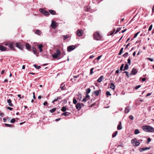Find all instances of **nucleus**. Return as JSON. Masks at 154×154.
<instances>
[{"instance_id": "f257e3e1", "label": "nucleus", "mask_w": 154, "mask_h": 154, "mask_svg": "<svg viewBox=\"0 0 154 154\" xmlns=\"http://www.w3.org/2000/svg\"><path fill=\"white\" fill-rule=\"evenodd\" d=\"M142 129L144 131L147 132H152L154 131V128L152 127L149 125L143 126Z\"/></svg>"}, {"instance_id": "f03ea898", "label": "nucleus", "mask_w": 154, "mask_h": 154, "mask_svg": "<svg viewBox=\"0 0 154 154\" xmlns=\"http://www.w3.org/2000/svg\"><path fill=\"white\" fill-rule=\"evenodd\" d=\"M61 54L60 50L59 49H57L56 52L52 55V57L54 59H56Z\"/></svg>"}, {"instance_id": "7ed1b4c3", "label": "nucleus", "mask_w": 154, "mask_h": 154, "mask_svg": "<svg viewBox=\"0 0 154 154\" xmlns=\"http://www.w3.org/2000/svg\"><path fill=\"white\" fill-rule=\"evenodd\" d=\"M93 36L94 39L96 40H99L101 38L100 35L97 32L94 33Z\"/></svg>"}, {"instance_id": "20e7f679", "label": "nucleus", "mask_w": 154, "mask_h": 154, "mask_svg": "<svg viewBox=\"0 0 154 154\" xmlns=\"http://www.w3.org/2000/svg\"><path fill=\"white\" fill-rule=\"evenodd\" d=\"M16 47L21 50H23V47L22 44L20 42H17L16 43Z\"/></svg>"}, {"instance_id": "39448f33", "label": "nucleus", "mask_w": 154, "mask_h": 154, "mask_svg": "<svg viewBox=\"0 0 154 154\" xmlns=\"http://www.w3.org/2000/svg\"><path fill=\"white\" fill-rule=\"evenodd\" d=\"M75 47L73 45L69 46L67 48V51L69 52H70L75 49Z\"/></svg>"}, {"instance_id": "423d86ee", "label": "nucleus", "mask_w": 154, "mask_h": 154, "mask_svg": "<svg viewBox=\"0 0 154 154\" xmlns=\"http://www.w3.org/2000/svg\"><path fill=\"white\" fill-rule=\"evenodd\" d=\"M39 11L45 15H48L49 14L48 12L42 8H40L39 9Z\"/></svg>"}, {"instance_id": "0eeeda50", "label": "nucleus", "mask_w": 154, "mask_h": 154, "mask_svg": "<svg viewBox=\"0 0 154 154\" xmlns=\"http://www.w3.org/2000/svg\"><path fill=\"white\" fill-rule=\"evenodd\" d=\"M83 32L84 31L83 30L78 29L77 31L76 34L78 36L80 37L82 35Z\"/></svg>"}, {"instance_id": "6e6552de", "label": "nucleus", "mask_w": 154, "mask_h": 154, "mask_svg": "<svg viewBox=\"0 0 154 154\" xmlns=\"http://www.w3.org/2000/svg\"><path fill=\"white\" fill-rule=\"evenodd\" d=\"M137 72V71L136 69L135 68H133L130 74V75H136Z\"/></svg>"}, {"instance_id": "1a4fd4ad", "label": "nucleus", "mask_w": 154, "mask_h": 154, "mask_svg": "<svg viewBox=\"0 0 154 154\" xmlns=\"http://www.w3.org/2000/svg\"><path fill=\"white\" fill-rule=\"evenodd\" d=\"M32 50L34 54H35L37 56H38V53L37 52L36 48L34 47H32Z\"/></svg>"}, {"instance_id": "9d476101", "label": "nucleus", "mask_w": 154, "mask_h": 154, "mask_svg": "<svg viewBox=\"0 0 154 154\" xmlns=\"http://www.w3.org/2000/svg\"><path fill=\"white\" fill-rule=\"evenodd\" d=\"M150 148V147H146L143 148H140L139 149V150L140 152H141L143 151L149 149Z\"/></svg>"}, {"instance_id": "9b49d317", "label": "nucleus", "mask_w": 154, "mask_h": 154, "mask_svg": "<svg viewBox=\"0 0 154 154\" xmlns=\"http://www.w3.org/2000/svg\"><path fill=\"white\" fill-rule=\"evenodd\" d=\"M56 23V22H54L53 21H52L51 26L52 28L55 29L56 28L57 26Z\"/></svg>"}, {"instance_id": "f8f14e48", "label": "nucleus", "mask_w": 154, "mask_h": 154, "mask_svg": "<svg viewBox=\"0 0 154 154\" xmlns=\"http://www.w3.org/2000/svg\"><path fill=\"white\" fill-rule=\"evenodd\" d=\"M7 49L6 47L2 46L0 45V50L2 51H5Z\"/></svg>"}, {"instance_id": "ddd939ff", "label": "nucleus", "mask_w": 154, "mask_h": 154, "mask_svg": "<svg viewBox=\"0 0 154 154\" xmlns=\"http://www.w3.org/2000/svg\"><path fill=\"white\" fill-rule=\"evenodd\" d=\"M75 106L76 109L78 110H80L81 108V104L80 103H77Z\"/></svg>"}, {"instance_id": "4468645a", "label": "nucleus", "mask_w": 154, "mask_h": 154, "mask_svg": "<svg viewBox=\"0 0 154 154\" xmlns=\"http://www.w3.org/2000/svg\"><path fill=\"white\" fill-rule=\"evenodd\" d=\"M25 46L26 49L28 50H29L31 49V46L29 43H26L25 44Z\"/></svg>"}, {"instance_id": "2eb2a0df", "label": "nucleus", "mask_w": 154, "mask_h": 154, "mask_svg": "<svg viewBox=\"0 0 154 154\" xmlns=\"http://www.w3.org/2000/svg\"><path fill=\"white\" fill-rule=\"evenodd\" d=\"M7 102L8 103L9 105L10 106H13V105L11 103V100L10 99H9L7 100Z\"/></svg>"}, {"instance_id": "dca6fc26", "label": "nucleus", "mask_w": 154, "mask_h": 154, "mask_svg": "<svg viewBox=\"0 0 154 154\" xmlns=\"http://www.w3.org/2000/svg\"><path fill=\"white\" fill-rule=\"evenodd\" d=\"M117 129L118 130H120L122 129V127L121 125V122H119V123L117 126Z\"/></svg>"}, {"instance_id": "f3484780", "label": "nucleus", "mask_w": 154, "mask_h": 154, "mask_svg": "<svg viewBox=\"0 0 154 154\" xmlns=\"http://www.w3.org/2000/svg\"><path fill=\"white\" fill-rule=\"evenodd\" d=\"M103 78V75L101 76L100 77L97 79V81L98 82H101Z\"/></svg>"}, {"instance_id": "a211bd4d", "label": "nucleus", "mask_w": 154, "mask_h": 154, "mask_svg": "<svg viewBox=\"0 0 154 154\" xmlns=\"http://www.w3.org/2000/svg\"><path fill=\"white\" fill-rule=\"evenodd\" d=\"M49 13H50L52 15H55L56 14V12L53 10H49Z\"/></svg>"}, {"instance_id": "6ab92c4d", "label": "nucleus", "mask_w": 154, "mask_h": 154, "mask_svg": "<svg viewBox=\"0 0 154 154\" xmlns=\"http://www.w3.org/2000/svg\"><path fill=\"white\" fill-rule=\"evenodd\" d=\"M43 45L42 44L39 45L38 46V48L39 49V51L40 52H42V48Z\"/></svg>"}, {"instance_id": "aec40b11", "label": "nucleus", "mask_w": 154, "mask_h": 154, "mask_svg": "<svg viewBox=\"0 0 154 154\" xmlns=\"http://www.w3.org/2000/svg\"><path fill=\"white\" fill-rule=\"evenodd\" d=\"M100 91H101V90H98V91H95L94 92V95H95V96H97L99 95V94L100 93Z\"/></svg>"}, {"instance_id": "412c9836", "label": "nucleus", "mask_w": 154, "mask_h": 154, "mask_svg": "<svg viewBox=\"0 0 154 154\" xmlns=\"http://www.w3.org/2000/svg\"><path fill=\"white\" fill-rule=\"evenodd\" d=\"M8 46L11 48V50H14V49L12 43L9 44Z\"/></svg>"}, {"instance_id": "4be33fe9", "label": "nucleus", "mask_w": 154, "mask_h": 154, "mask_svg": "<svg viewBox=\"0 0 154 154\" xmlns=\"http://www.w3.org/2000/svg\"><path fill=\"white\" fill-rule=\"evenodd\" d=\"M115 86L114 84L112 83H111L110 88L112 89V90H114L115 89Z\"/></svg>"}, {"instance_id": "5701e85b", "label": "nucleus", "mask_w": 154, "mask_h": 154, "mask_svg": "<svg viewBox=\"0 0 154 154\" xmlns=\"http://www.w3.org/2000/svg\"><path fill=\"white\" fill-rule=\"evenodd\" d=\"M130 111V107L128 106L125 108V113H128Z\"/></svg>"}, {"instance_id": "b1692460", "label": "nucleus", "mask_w": 154, "mask_h": 154, "mask_svg": "<svg viewBox=\"0 0 154 154\" xmlns=\"http://www.w3.org/2000/svg\"><path fill=\"white\" fill-rule=\"evenodd\" d=\"M70 114V113L68 112H65L62 114V115H64L65 116H68Z\"/></svg>"}, {"instance_id": "393cba45", "label": "nucleus", "mask_w": 154, "mask_h": 154, "mask_svg": "<svg viewBox=\"0 0 154 154\" xmlns=\"http://www.w3.org/2000/svg\"><path fill=\"white\" fill-rule=\"evenodd\" d=\"M137 141V139L135 138H134L132 139L131 140V143L132 144H134V143H135V142Z\"/></svg>"}, {"instance_id": "a878e982", "label": "nucleus", "mask_w": 154, "mask_h": 154, "mask_svg": "<svg viewBox=\"0 0 154 154\" xmlns=\"http://www.w3.org/2000/svg\"><path fill=\"white\" fill-rule=\"evenodd\" d=\"M90 7L88 6H87L85 7V10L86 11H90Z\"/></svg>"}, {"instance_id": "bb28decb", "label": "nucleus", "mask_w": 154, "mask_h": 154, "mask_svg": "<svg viewBox=\"0 0 154 154\" xmlns=\"http://www.w3.org/2000/svg\"><path fill=\"white\" fill-rule=\"evenodd\" d=\"M128 65L127 64H125V65L124 68L123 69V70L125 71L126 70H127L128 69Z\"/></svg>"}, {"instance_id": "cd10ccee", "label": "nucleus", "mask_w": 154, "mask_h": 154, "mask_svg": "<svg viewBox=\"0 0 154 154\" xmlns=\"http://www.w3.org/2000/svg\"><path fill=\"white\" fill-rule=\"evenodd\" d=\"M4 125L6 127H14V126L13 125H11L8 124H5Z\"/></svg>"}, {"instance_id": "c85d7f7f", "label": "nucleus", "mask_w": 154, "mask_h": 154, "mask_svg": "<svg viewBox=\"0 0 154 154\" xmlns=\"http://www.w3.org/2000/svg\"><path fill=\"white\" fill-rule=\"evenodd\" d=\"M63 84L61 85L60 88L61 90H66V88L65 87V85L62 86Z\"/></svg>"}, {"instance_id": "c756f323", "label": "nucleus", "mask_w": 154, "mask_h": 154, "mask_svg": "<svg viewBox=\"0 0 154 154\" xmlns=\"http://www.w3.org/2000/svg\"><path fill=\"white\" fill-rule=\"evenodd\" d=\"M35 33L38 35H40L41 33V32L40 30H37L36 31Z\"/></svg>"}, {"instance_id": "7c9ffc66", "label": "nucleus", "mask_w": 154, "mask_h": 154, "mask_svg": "<svg viewBox=\"0 0 154 154\" xmlns=\"http://www.w3.org/2000/svg\"><path fill=\"white\" fill-rule=\"evenodd\" d=\"M118 134V131H116L115 133H113L112 134V137H115Z\"/></svg>"}, {"instance_id": "2f4dec72", "label": "nucleus", "mask_w": 154, "mask_h": 154, "mask_svg": "<svg viewBox=\"0 0 154 154\" xmlns=\"http://www.w3.org/2000/svg\"><path fill=\"white\" fill-rule=\"evenodd\" d=\"M56 110V108H54L51 109L49 110V112H51V113H53Z\"/></svg>"}, {"instance_id": "473e14b6", "label": "nucleus", "mask_w": 154, "mask_h": 154, "mask_svg": "<svg viewBox=\"0 0 154 154\" xmlns=\"http://www.w3.org/2000/svg\"><path fill=\"white\" fill-rule=\"evenodd\" d=\"M66 108L65 106H63L61 109V110L62 112H64L66 110Z\"/></svg>"}, {"instance_id": "72a5a7b5", "label": "nucleus", "mask_w": 154, "mask_h": 154, "mask_svg": "<svg viewBox=\"0 0 154 154\" xmlns=\"http://www.w3.org/2000/svg\"><path fill=\"white\" fill-rule=\"evenodd\" d=\"M123 48H122L119 51V52L118 54V55H121L122 54V52H123Z\"/></svg>"}, {"instance_id": "f704fd0d", "label": "nucleus", "mask_w": 154, "mask_h": 154, "mask_svg": "<svg viewBox=\"0 0 154 154\" xmlns=\"http://www.w3.org/2000/svg\"><path fill=\"white\" fill-rule=\"evenodd\" d=\"M139 133H140V131L138 129H137L135 130V131L134 132V133L135 134H139Z\"/></svg>"}, {"instance_id": "c9c22d12", "label": "nucleus", "mask_w": 154, "mask_h": 154, "mask_svg": "<svg viewBox=\"0 0 154 154\" xmlns=\"http://www.w3.org/2000/svg\"><path fill=\"white\" fill-rule=\"evenodd\" d=\"M62 36L64 38V39L65 40L67 38H68L69 37V35H62Z\"/></svg>"}, {"instance_id": "e433bc0d", "label": "nucleus", "mask_w": 154, "mask_h": 154, "mask_svg": "<svg viewBox=\"0 0 154 154\" xmlns=\"http://www.w3.org/2000/svg\"><path fill=\"white\" fill-rule=\"evenodd\" d=\"M86 93L87 94H88L91 91V89L89 88H88L86 90Z\"/></svg>"}, {"instance_id": "4c0bfd02", "label": "nucleus", "mask_w": 154, "mask_h": 154, "mask_svg": "<svg viewBox=\"0 0 154 154\" xmlns=\"http://www.w3.org/2000/svg\"><path fill=\"white\" fill-rule=\"evenodd\" d=\"M77 100L75 98H73V103L75 104L77 103Z\"/></svg>"}, {"instance_id": "58836bf2", "label": "nucleus", "mask_w": 154, "mask_h": 154, "mask_svg": "<svg viewBox=\"0 0 154 154\" xmlns=\"http://www.w3.org/2000/svg\"><path fill=\"white\" fill-rule=\"evenodd\" d=\"M33 66H34V67L38 69H39L41 68L40 66H37L35 64H34L33 65Z\"/></svg>"}, {"instance_id": "ea45409f", "label": "nucleus", "mask_w": 154, "mask_h": 154, "mask_svg": "<svg viewBox=\"0 0 154 154\" xmlns=\"http://www.w3.org/2000/svg\"><path fill=\"white\" fill-rule=\"evenodd\" d=\"M121 28L119 27L116 30V31L114 33V34H116L117 32H119L121 30Z\"/></svg>"}, {"instance_id": "a19ab883", "label": "nucleus", "mask_w": 154, "mask_h": 154, "mask_svg": "<svg viewBox=\"0 0 154 154\" xmlns=\"http://www.w3.org/2000/svg\"><path fill=\"white\" fill-rule=\"evenodd\" d=\"M123 73H126V75L128 78L129 77V75L128 74V72L127 71H125L123 72Z\"/></svg>"}, {"instance_id": "79ce46f5", "label": "nucleus", "mask_w": 154, "mask_h": 154, "mask_svg": "<svg viewBox=\"0 0 154 154\" xmlns=\"http://www.w3.org/2000/svg\"><path fill=\"white\" fill-rule=\"evenodd\" d=\"M124 64H122L121 65V66L120 67V70H121V71H122V70L123 68L124 67Z\"/></svg>"}, {"instance_id": "37998d69", "label": "nucleus", "mask_w": 154, "mask_h": 154, "mask_svg": "<svg viewBox=\"0 0 154 154\" xmlns=\"http://www.w3.org/2000/svg\"><path fill=\"white\" fill-rule=\"evenodd\" d=\"M128 61V64L129 65H130L131 64V59H130V57H129L128 59L127 60Z\"/></svg>"}, {"instance_id": "c03bdc74", "label": "nucleus", "mask_w": 154, "mask_h": 154, "mask_svg": "<svg viewBox=\"0 0 154 154\" xmlns=\"http://www.w3.org/2000/svg\"><path fill=\"white\" fill-rule=\"evenodd\" d=\"M15 122V119L14 118H13V119H12L11 120V121H10L11 122V123H14Z\"/></svg>"}, {"instance_id": "a18cd8bd", "label": "nucleus", "mask_w": 154, "mask_h": 154, "mask_svg": "<svg viewBox=\"0 0 154 154\" xmlns=\"http://www.w3.org/2000/svg\"><path fill=\"white\" fill-rule=\"evenodd\" d=\"M94 69V68H92L90 69V74L91 75L93 74V71Z\"/></svg>"}, {"instance_id": "49530a36", "label": "nucleus", "mask_w": 154, "mask_h": 154, "mask_svg": "<svg viewBox=\"0 0 154 154\" xmlns=\"http://www.w3.org/2000/svg\"><path fill=\"white\" fill-rule=\"evenodd\" d=\"M61 102H63V104H65L67 103V100L65 99H64V100H63L61 101L60 102V103Z\"/></svg>"}, {"instance_id": "de8ad7c7", "label": "nucleus", "mask_w": 154, "mask_h": 154, "mask_svg": "<svg viewBox=\"0 0 154 154\" xmlns=\"http://www.w3.org/2000/svg\"><path fill=\"white\" fill-rule=\"evenodd\" d=\"M140 144V143L139 142H137V141H136L135 143L134 146H137L139 145Z\"/></svg>"}, {"instance_id": "09e8293b", "label": "nucleus", "mask_w": 154, "mask_h": 154, "mask_svg": "<svg viewBox=\"0 0 154 154\" xmlns=\"http://www.w3.org/2000/svg\"><path fill=\"white\" fill-rule=\"evenodd\" d=\"M147 141H146V143H147V144H148L151 141V139L149 138H147Z\"/></svg>"}, {"instance_id": "8fccbe9b", "label": "nucleus", "mask_w": 154, "mask_h": 154, "mask_svg": "<svg viewBox=\"0 0 154 154\" xmlns=\"http://www.w3.org/2000/svg\"><path fill=\"white\" fill-rule=\"evenodd\" d=\"M128 54V52H126L123 55V56L124 57H127Z\"/></svg>"}, {"instance_id": "3c124183", "label": "nucleus", "mask_w": 154, "mask_h": 154, "mask_svg": "<svg viewBox=\"0 0 154 154\" xmlns=\"http://www.w3.org/2000/svg\"><path fill=\"white\" fill-rule=\"evenodd\" d=\"M152 25H151L149 27V28L148 29L149 31H150L151 30L152 28Z\"/></svg>"}, {"instance_id": "603ef678", "label": "nucleus", "mask_w": 154, "mask_h": 154, "mask_svg": "<svg viewBox=\"0 0 154 154\" xmlns=\"http://www.w3.org/2000/svg\"><path fill=\"white\" fill-rule=\"evenodd\" d=\"M106 95L111 96V95L110 93V92L109 91H107L106 92Z\"/></svg>"}, {"instance_id": "864d4df0", "label": "nucleus", "mask_w": 154, "mask_h": 154, "mask_svg": "<svg viewBox=\"0 0 154 154\" xmlns=\"http://www.w3.org/2000/svg\"><path fill=\"white\" fill-rule=\"evenodd\" d=\"M139 33L140 32H138L136 33H135L134 37V38H136Z\"/></svg>"}, {"instance_id": "5fc2aeb1", "label": "nucleus", "mask_w": 154, "mask_h": 154, "mask_svg": "<svg viewBox=\"0 0 154 154\" xmlns=\"http://www.w3.org/2000/svg\"><path fill=\"white\" fill-rule=\"evenodd\" d=\"M140 87H141V85H139L136 86L134 88L135 89H138Z\"/></svg>"}, {"instance_id": "6e6d98bb", "label": "nucleus", "mask_w": 154, "mask_h": 154, "mask_svg": "<svg viewBox=\"0 0 154 154\" xmlns=\"http://www.w3.org/2000/svg\"><path fill=\"white\" fill-rule=\"evenodd\" d=\"M129 118L131 119L132 120H133L134 119V117L131 115L129 116Z\"/></svg>"}, {"instance_id": "4d7b16f0", "label": "nucleus", "mask_w": 154, "mask_h": 154, "mask_svg": "<svg viewBox=\"0 0 154 154\" xmlns=\"http://www.w3.org/2000/svg\"><path fill=\"white\" fill-rule=\"evenodd\" d=\"M86 98H87L86 97H85L82 100V102H86L87 100V99Z\"/></svg>"}, {"instance_id": "13d9d810", "label": "nucleus", "mask_w": 154, "mask_h": 154, "mask_svg": "<svg viewBox=\"0 0 154 154\" xmlns=\"http://www.w3.org/2000/svg\"><path fill=\"white\" fill-rule=\"evenodd\" d=\"M7 109H9L10 110H12L13 109V108H12L10 107H7Z\"/></svg>"}, {"instance_id": "bf43d9fd", "label": "nucleus", "mask_w": 154, "mask_h": 154, "mask_svg": "<svg viewBox=\"0 0 154 154\" xmlns=\"http://www.w3.org/2000/svg\"><path fill=\"white\" fill-rule=\"evenodd\" d=\"M33 98L34 99H36V97H35V93L34 92H33Z\"/></svg>"}, {"instance_id": "052dcab7", "label": "nucleus", "mask_w": 154, "mask_h": 154, "mask_svg": "<svg viewBox=\"0 0 154 154\" xmlns=\"http://www.w3.org/2000/svg\"><path fill=\"white\" fill-rule=\"evenodd\" d=\"M62 54L63 55V56L62 57H61L59 58V59H60L61 58L63 57V56L66 54V53L64 52H63V53H62Z\"/></svg>"}, {"instance_id": "680f3d73", "label": "nucleus", "mask_w": 154, "mask_h": 154, "mask_svg": "<svg viewBox=\"0 0 154 154\" xmlns=\"http://www.w3.org/2000/svg\"><path fill=\"white\" fill-rule=\"evenodd\" d=\"M94 57V56L93 55H91V56H90V57H89V59H92Z\"/></svg>"}, {"instance_id": "e2e57ef3", "label": "nucleus", "mask_w": 154, "mask_h": 154, "mask_svg": "<svg viewBox=\"0 0 154 154\" xmlns=\"http://www.w3.org/2000/svg\"><path fill=\"white\" fill-rule=\"evenodd\" d=\"M130 44V43H129L126 45V47L125 48V49H126L128 48V47L129 46Z\"/></svg>"}, {"instance_id": "0e129e2a", "label": "nucleus", "mask_w": 154, "mask_h": 154, "mask_svg": "<svg viewBox=\"0 0 154 154\" xmlns=\"http://www.w3.org/2000/svg\"><path fill=\"white\" fill-rule=\"evenodd\" d=\"M152 93H148L146 95V97H148L149 96H150L151 94Z\"/></svg>"}, {"instance_id": "69168bd1", "label": "nucleus", "mask_w": 154, "mask_h": 154, "mask_svg": "<svg viewBox=\"0 0 154 154\" xmlns=\"http://www.w3.org/2000/svg\"><path fill=\"white\" fill-rule=\"evenodd\" d=\"M101 55H100V56H98L97 58V60H99L100 58H101Z\"/></svg>"}, {"instance_id": "338daca9", "label": "nucleus", "mask_w": 154, "mask_h": 154, "mask_svg": "<svg viewBox=\"0 0 154 154\" xmlns=\"http://www.w3.org/2000/svg\"><path fill=\"white\" fill-rule=\"evenodd\" d=\"M148 60H150L151 61H152L153 60V59H152V58H148Z\"/></svg>"}, {"instance_id": "774afa93", "label": "nucleus", "mask_w": 154, "mask_h": 154, "mask_svg": "<svg viewBox=\"0 0 154 154\" xmlns=\"http://www.w3.org/2000/svg\"><path fill=\"white\" fill-rule=\"evenodd\" d=\"M48 104V103L47 101L43 103V105L44 106H46Z\"/></svg>"}]
</instances>
